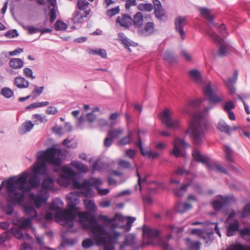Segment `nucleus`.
I'll return each mask as SVG.
<instances>
[{
  "mask_svg": "<svg viewBox=\"0 0 250 250\" xmlns=\"http://www.w3.org/2000/svg\"><path fill=\"white\" fill-rule=\"evenodd\" d=\"M67 28V25L61 20H57L54 24V28L57 31H63Z\"/></svg>",
  "mask_w": 250,
  "mask_h": 250,
  "instance_id": "obj_44",
  "label": "nucleus"
},
{
  "mask_svg": "<svg viewBox=\"0 0 250 250\" xmlns=\"http://www.w3.org/2000/svg\"><path fill=\"white\" fill-rule=\"evenodd\" d=\"M154 14L156 18L160 20H163L165 16V11L163 8L161 2L159 0H153Z\"/></svg>",
  "mask_w": 250,
  "mask_h": 250,
  "instance_id": "obj_23",
  "label": "nucleus"
},
{
  "mask_svg": "<svg viewBox=\"0 0 250 250\" xmlns=\"http://www.w3.org/2000/svg\"><path fill=\"white\" fill-rule=\"evenodd\" d=\"M32 119L34 120L35 125H38L40 123H44L47 122L45 116L42 115L40 114H35L33 115Z\"/></svg>",
  "mask_w": 250,
  "mask_h": 250,
  "instance_id": "obj_41",
  "label": "nucleus"
},
{
  "mask_svg": "<svg viewBox=\"0 0 250 250\" xmlns=\"http://www.w3.org/2000/svg\"><path fill=\"white\" fill-rule=\"evenodd\" d=\"M103 184V181L99 178L91 177L89 179H84L83 183H80L78 181H74L73 187L75 188H91L94 187L97 191L98 193L101 196L106 195L110 192L108 188L102 189L100 186Z\"/></svg>",
  "mask_w": 250,
  "mask_h": 250,
  "instance_id": "obj_9",
  "label": "nucleus"
},
{
  "mask_svg": "<svg viewBox=\"0 0 250 250\" xmlns=\"http://www.w3.org/2000/svg\"><path fill=\"white\" fill-rule=\"evenodd\" d=\"M161 120L167 127L172 129H178L180 126V121L178 119H173L170 115V110L166 109L161 114Z\"/></svg>",
  "mask_w": 250,
  "mask_h": 250,
  "instance_id": "obj_16",
  "label": "nucleus"
},
{
  "mask_svg": "<svg viewBox=\"0 0 250 250\" xmlns=\"http://www.w3.org/2000/svg\"><path fill=\"white\" fill-rule=\"evenodd\" d=\"M175 28L177 32L181 36L183 40L185 38V33L184 27L187 25L186 17L178 16L175 20Z\"/></svg>",
  "mask_w": 250,
  "mask_h": 250,
  "instance_id": "obj_19",
  "label": "nucleus"
},
{
  "mask_svg": "<svg viewBox=\"0 0 250 250\" xmlns=\"http://www.w3.org/2000/svg\"><path fill=\"white\" fill-rule=\"evenodd\" d=\"M1 94L6 98H10L13 96L14 92L10 88L4 87L1 90Z\"/></svg>",
  "mask_w": 250,
  "mask_h": 250,
  "instance_id": "obj_47",
  "label": "nucleus"
},
{
  "mask_svg": "<svg viewBox=\"0 0 250 250\" xmlns=\"http://www.w3.org/2000/svg\"><path fill=\"white\" fill-rule=\"evenodd\" d=\"M88 53L92 55H98L103 58H106L107 57V53L105 50L104 49H89Z\"/></svg>",
  "mask_w": 250,
  "mask_h": 250,
  "instance_id": "obj_42",
  "label": "nucleus"
},
{
  "mask_svg": "<svg viewBox=\"0 0 250 250\" xmlns=\"http://www.w3.org/2000/svg\"><path fill=\"white\" fill-rule=\"evenodd\" d=\"M250 215V203L246 205L244 208V210L241 214V217L243 218L246 217Z\"/></svg>",
  "mask_w": 250,
  "mask_h": 250,
  "instance_id": "obj_64",
  "label": "nucleus"
},
{
  "mask_svg": "<svg viewBox=\"0 0 250 250\" xmlns=\"http://www.w3.org/2000/svg\"><path fill=\"white\" fill-rule=\"evenodd\" d=\"M14 84L20 89L27 88L29 86V82L25 79L24 78L18 76L15 78L14 80Z\"/></svg>",
  "mask_w": 250,
  "mask_h": 250,
  "instance_id": "obj_27",
  "label": "nucleus"
},
{
  "mask_svg": "<svg viewBox=\"0 0 250 250\" xmlns=\"http://www.w3.org/2000/svg\"><path fill=\"white\" fill-rule=\"evenodd\" d=\"M185 241L188 250H200L201 243L199 241H192L189 238L186 239Z\"/></svg>",
  "mask_w": 250,
  "mask_h": 250,
  "instance_id": "obj_36",
  "label": "nucleus"
},
{
  "mask_svg": "<svg viewBox=\"0 0 250 250\" xmlns=\"http://www.w3.org/2000/svg\"><path fill=\"white\" fill-rule=\"evenodd\" d=\"M224 151L226 153V159L227 161L229 163H232L233 161L232 150L229 147L226 146Z\"/></svg>",
  "mask_w": 250,
  "mask_h": 250,
  "instance_id": "obj_49",
  "label": "nucleus"
},
{
  "mask_svg": "<svg viewBox=\"0 0 250 250\" xmlns=\"http://www.w3.org/2000/svg\"><path fill=\"white\" fill-rule=\"evenodd\" d=\"M204 92L208 101L210 103L217 104L223 100V96H220L215 94L210 82H209L204 87Z\"/></svg>",
  "mask_w": 250,
  "mask_h": 250,
  "instance_id": "obj_17",
  "label": "nucleus"
},
{
  "mask_svg": "<svg viewBox=\"0 0 250 250\" xmlns=\"http://www.w3.org/2000/svg\"><path fill=\"white\" fill-rule=\"evenodd\" d=\"M123 132V129L119 128L117 129L111 130L108 133V136L112 138L113 139L121 135Z\"/></svg>",
  "mask_w": 250,
  "mask_h": 250,
  "instance_id": "obj_45",
  "label": "nucleus"
},
{
  "mask_svg": "<svg viewBox=\"0 0 250 250\" xmlns=\"http://www.w3.org/2000/svg\"><path fill=\"white\" fill-rule=\"evenodd\" d=\"M137 176L138 178V185H136L135 187V189L136 190L141 189V183L143 182H146L147 180V178L148 177L147 175H146L143 179H141L140 173L138 172V171H137Z\"/></svg>",
  "mask_w": 250,
  "mask_h": 250,
  "instance_id": "obj_53",
  "label": "nucleus"
},
{
  "mask_svg": "<svg viewBox=\"0 0 250 250\" xmlns=\"http://www.w3.org/2000/svg\"><path fill=\"white\" fill-rule=\"evenodd\" d=\"M120 11V9L119 6H117L113 8L108 9L106 12V14L110 18H111L115 15L119 13Z\"/></svg>",
  "mask_w": 250,
  "mask_h": 250,
  "instance_id": "obj_55",
  "label": "nucleus"
},
{
  "mask_svg": "<svg viewBox=\"0 0 250 250\" xmlns=\"http://www.w3.org/2000/svg\"><path fill=\"white\" fill-rule=\"evenodd\" d=\"M60 148L50 147L37 154V161L33 165V173L36 175L46 176L48 175L47 165L59 167L62 164Z\"/></svg>",
  "mask_w": 250,
  "mask_h": 250,
  "instance_id": "obj_2",
  "label": "nucleus"
},
{
  "mask_svg": "<svg viewBox=\"0 0 250 250\" xmlns=\"http://www.w3.org/2000/svg\"><path fill=\"white\" fill-rule=\"evenodd\" d=\"M34 126V124L30 121H26L23 123L19 129L20 134L23 135L30 131Z\"/></svg>",
  "mask_w": 250,
  "mask_h": 250,
  "instance_id": "obj_28",
  "label": "nucleus"
},
{
  "mask_svg": "<svg viewBox=\"0 0 250 250\" xmlns=\"http://www.w3.org/2000/svg\"><path fill=\"white\" fill-rule=\"evenodd\" d=\"M238 78V71L237 70H235L233 76L232 78H229L226 81V83L228 86H232L236 83Z\"/></svg>",
  "mask_w": 250,
  "mask_h": 250,
  "instance_id": "obj_50",
  "label": "nucleus"
},
{
  "mask_svg": "<svg viewBox=\"0 0 250 250\" xmlns=\"http://www.w3.org/2000/svg\"><path fill=\"white\" fill-rule=\"evenodd\" d=\"M201 103L202 100L200 99L191 101L187 105H186V106L183 108V111L186 113H189V111L187 109L188 106L191 107H197L201 104Z\"/></svg>",
  "mask_w": 250,
  "mask_h": 250,
  "instance_id": "obj_39",
  "label": "nucleus"
},
{
  "mask_svg": "<svg viewBox=\"0 0 250 250\" xmlns=\"http://www.w3.org/2000/svg\"><path fill=\"white\" fill-rule=\"evenodd\" d=\"M83 13L77 10L75 11L74 13L72 21L75 23H82L83 21Z\"/></svg>",
  "mask_w": 250,
  "mask_h": 250,
  "instance_id": "obj_40",
  "label": "nucleus"
},
{
  "mask_svg": "<svg viewBox=\"0 0 250 250\" xmlns=\"http://www.w3.org/2000/svg\"><path fill=\"white\" fill-rule=\"evenodd\" d=\"M213 232L212 231H210L209 232H205V236L206 237V239H204L207 244H210L211 243L213 240Z\"/></svg>",
  "mask_w": 250,
  "mask_h": 250,
  "instance_id": "obj_63",
  "label": "nucleus"
},
{
  "mask_svg": "<svg viewBox=\"0 0 250 250\" xmlns=\"http://www.w3.org/2000/svg\"><path fill=\"white\" fill-rule=\"evenodd\" d=\"M154 32V24L152 22H148L145 24L144 28L138 30V34L141 36H148Z\"/></svg>",
  "mask_w": 250,
  "mask_h": 250,
  "instance_id": "obj_24",
  "label": "nucleus"
},
{
  "mask_svg": "<svg viewBox=\"0 0 250 250\" xmlns=\"http://www.w3.org/2000/svg\"><path fill=\"white\" fill-rule=\"evenodd\" d=\"M137 151L133 149H128L125 152V157L130 159H133L136 155Z\"/></svg>",
  "mask_w": 250,
  "mask_h": 250,
  "instance_id": "obj_58",
  "label": "nucleus"
},
{
  "mask_svg": "<svg viewBox=\"0 0 250 250\" xmlns=\"http://www.w3.org/2000/svg\"><path fill=\"white\" fill-rule=\"evenodd\" d=\"M217 128L221 132L230 135L231 131L238 129L239 127L237 126L230 127L224 120H220L217 124Z\"/></svg>",
  "mask_w": 250,
  "mask_h": 250,
  "instance_id": "obj_22",
  "label": "nucleus"
},
{
  "mask_svg": "<svg viewBox=\"0 0 250 250\" xmlns=\"http://www.w3.org/2000/svg\"><path fill=\"white\" fill-rule=\"evenodd\" d=\"M118 36L119 40L121 41L122 43L124 44L125 47L127 48L129 51H131L129 46H135L134 44L135 42L128 39L123 33H118Z\"/></svg>",
  "mask_w": 250,
  "mask_h": 250,
  "instance_id": "obj_29",
  "label": "nucleus"
},
{
  "mask_svg": "<svg viewBox=\"0 0 250 250\" xmlns=\"http://www.w3.org/2000/svg\"><path fill=\"white\" fill-rule=\"evenodd\" d=\"M191 233L192 234H196L198 236H200L201 238H203L204 239H206V237L205 235V231H203L202 230L199 229H193L191 230Z\"/></svg>",
  "mask_w": 250,
  "mask_h": 250,
  "instance_id": "obj_59",
  "label": "nucleus"
},
{
  "mask_svg": "<svg viewBox=\"0 0 250 250\" xmlns=\"http://www.w3.org/2000/svg\"><path fill=\"white\" fill-rule=\"evenodd\" d=\"M227 250H250V246H245L241 243L232 244Z\"/></svg>",
  "mask_w": 250,
  "mask_h": 250,
  "instance_id": "obj_43",
  "label": "nucleus"
},
{
  "mask_svg": "<svg viewBox=\"0 0 250 250\" xmlns=\"http://www.w3.org/2000/svg\"><path fill=\"white\" fill-rule=\"evenodd\" d=\"M132 19L130 16L124 14L121 16H118L116 22L119 24L122 27L125 28H128L132 24Z\"/></svg>",
  "mask_w": 250,
  "mask_h": 250,
  "instance_id": "obj_25",
  "label": "nucleus"
},
{
  "mask_svg": "<svg viewBox=\"0 0 250 250\" xmlns=\"http://www.w3.org/2000/svg\"><path fill=\"white\" fill-rule=\"evenodd\" d=\"M94 245V241L91 238H86L84 239L82 243V246L84 249H88Z\"/></svg>",
  "mask_w": 250,
  "mask_h": 250,
  "instance_id": "obj_52",
  "label": "nucleus"
},
{
  "mask_svg": "<svg viewBox=\"0 0 250 250\" xmlns=\"http://www.w3.org/2000/svg\"><path fill=\"white\" fill-rule=\"evenodd\" d=\"M235 107V104L232 101H229L226 102L223 107V108L227 112L231 111V110Z\"/></svg>",
  "mask_w": 250,
  "mask_h": 250,
  "instance_id": "obj_56",
  "label": "nucleus"
},
{
  "mask_svg": "<svg viewBox=\"0 0 250 250\" xmlns=\"http://www.w3.org/2000/svg\"><path fill=\"white\" fill-rule=\"evenodd\" d=\"M189 146V145L180 138L176 137L174 141V147L170 152L171 154L175 155L176 157H183L185 156V151L182 148H186Z\"/></svg>",
  "mask_w": 250,
  "mask_h": 250,
  "instance_id": "obj_15",
  "label": "nucleus"
},
{
  "mask_svg": "<svg viewBox=\"0 0 250 250\" xmlns=\"http://www.w3.org/2000/svg\"><path fill=\"white\" fill-rule=\"evenodd\" d=\"M23 209L26 214L30 215L28 218H22L19 221V227L22 229L30 227L31 225L32 221L37 219L38 215L36 209V207L33 203H30L29 199L24 204Z\"/></svg>",
  "mask_w": 250,
  "mask_h": 250,
  "instance_id": "obj_11",
  "label": "nucleus"
},
{
  "mask_svg": "<svg viewBox=\"0 0 250 250\" xmlns=\"http://www.w3.org/2000/svg\"><path fill=\"white\" fill-rule=\"evenodd\" d=\"M23 27L24 29L28 31L29 34H33L37 33L38 31H39V30H40V28H36L30 25H23Z\"/></svg>",
  "mask_w": 250,
  "mask_h": 250,
  "instance_id": "obj_57",
  "label": "nucleus"
},
{
  "mask_svg": "<svg viewBox=\"0 0 250 250\" xmlns=\"http://www.w3.org/2000/svg\"><path fill=\"white\" fill-rule=\"evenodd\" d=\"M208 34L214 42L220 45L218 50L219 56H224L229 53L231 50V47L228 42L214 32H209Z\"/></svg>",
  "mask_w": 250,
  "mask_h": 250,
  "instance_id": "obj_14",
  "label": "nucleus"
},
{
  "mask_svg": "<svg viewBox=\"0 0 250 250\" xmlns=\"http://www.w3.org/2000/svg\"><path fill=\"white\" fill-rule=\"evenodd\" d=\"M23 72L24 75L29 78H31V79L33 80L35 78V77L33 75V71L31 69L26 67L23 69Z\"/></svg>",
  "mask_w": 250,
  "mask_h": 250,
  "instance_id": "obj_60",
  "label": "nucleus"
},
{
  "mask_svg": "<svg viewBox=\"0 0 250 250\" xmlns=\"http://www.w3.org/2000/svg\"><path fill=\"white\" fill-rule=\"evenodd\" d=\"M5 37L9 38H14L19 36L18 31L16 29H13L7 31L5 34Z\"/></svg>",
  "mask_w": 250,
  "mask_h": 250,
  "instance_id": "obj_62",
  "label": "nucleus"
},
{
  "mask_svg": "<svg viewBox=\"0 0 250 250\" xmlns=\"http://www.w3.org/2000/svg\"><path fill=\"white\" fill-rule=\"evenodd\" d=\"M192 180H189L188 183L185 184L181 188H176L174 190V194L179 197L182 196L185 193L187 188L192 185Z\"/></svg>",
  "mask_w": 250,
  "mask_h": 250,
  "instance_id": "obj_34",
  "label": "nucleus"
},
{
  "mask_svg": "<svg viewBox=\"0 0 250 250\" xmlns=\"http://www.w3.org/2000/svg\"><path fill=\"white\" fill-rule=\"evenodd\" d=\"M63 173L58 178V182L60 186L68 187L71 180H73L72 187L73 188V182L76 180L74 178L76 176V173L68 167H65L62 168ZM75 189H76L75 188Z\"/></svg>",
  "mask_w": 250,
  "mask_h": 250,
  "instance_id": "obj_13",
  "label": "nucleus"
},
{
  "mask_svg": "<svg viewBox=\"0 0 250 250\" xmlns=\"http://www.w3.org/2000/svg\"><path fill=\"white\" fill-rule=\"evenodd\" d=\"M144 133V131L141 130H138V142L135 143V145L138 146L140 150L142 155L144 156L156 159L160 156V153L157 151L151 150H145L143 147L140 134Z\"/></svg>",
  "mask_w": 250,
  "mask_h": 250,
  "instance_id": "obj_18",
  "label": "nucleus"
},
{
  "mask_svg": "<svg viewBox=\"0 0 250 250\" xmlns=\"http://www.w3.org/2000/svg\"><path fill=\"white\" fill-rule=\"evenodd\" d=\"M143 231V243L144 245H157L163 250H173L169 245L160 238V231L156 228L144 225Z\"/></svg>",
  "mask_w": 250,
  "mask_h": 250,
  "instance_id": "obj_7",
  "label": "nucleus"
},
{
  "mask_svg": "<svg viewBox=\"0 0 250 250\" xmlns=\"http://www.w3.org/2000/svg\"><path fill=\"white\" fill-rule=\"evenodd\" d=\"M106 165L100 161H96L94 163L92 166L93 170H98L99 171H103L105 168Z\"/></svg>",
  "mask_w": 250,
  "mask_h": 250,
  "instance_id": "obj_48",
  "label": "nucleus"
},
{
  "mask_svg": "<svg viewBox=\"0 0 250 250\" xmlns=\"http://www.w3.org/2000/svg\"><path fill=\"white\" fill-rule=\"evenodd\" d=\"M219 199L213 201L212 206L216 211L220 210L224 206L231 203L232 199L229 196H225L220 195Z\"/></svg>",
  "mask_w": 250,
  "mask_h": 250,
  "instance_id": "obj_21",
  "label": "nucleus"
},
{
  "mask_svg": "<svg viewBox=\"0 0 250 250\" xmlns=\"http://www.w3.org/2000/svg\"><path fill=\"white\" fill-rule=\"evenodd\" d=\"M144 19L142 13L140 12H137L133 17L132 22L133 25L137 28H141L143 24Z\"/></svg>",
  "mask_w": 250,
  "mask_h": 250,
  "instance_id": "obj_31",
  "label": "nucleus"
},
{
  "mask_svg": "<svg viewBox=\"0 0 250 250\" xmlns=\"http://www.w3.org/2000/svg\"><path fill=\"white\" fill-rule=\"evenodd\" d=\"M79 189H83V190L82 191L71 192L66 196L68 206L70 208L69 210H72L73 212L76 206L79 203V198L81 195L87 197L92 194V189L91 188H80Z\"/></svg>",
  "mask_w": 250,
  "mask_h": 250,
  "instance_id": "obj_12",
  "label": "nucleus"
},
{
  "mask_svg": "<svg viewBox=\"0 0 250 250\" xmlns=\"http://www.w3.org/2000/svg\"><path fill=\"white\" fill-rule=\"evenodd\" d=\"M212 108V106H208L201 112L196 113L189 123L188 129L186 131L196 145H199L203 142L208 127L207 114Z\"/></svg>",
  "mask_w": 250,
  "mask_h": 250,
  "instance_id": "obj_3",
  "label": "nucleus"
},
{
  "mask_svg": "<svg viewBox=\"0 0 250 250\" xmlns=\"http://www.w3.org/2000/svg\"><path fill=\"white\" fill-rule=\"evenodd\" d=\"M138 8L141 11L150 12L153 9V5L151 3H141L138 5Z\"/></svg>",
  "mask_w": 250,
  "mask_h": 250,
  "instance_id": "obj_46",
  "label": "nucleus"
},
{
  "mask_svg": "<svg viewBox=\"0 0 250 250\" xmlns=\"http://www.w3.org/2000/svg\"><path fill=\"white\" fill-rule=\"evenodd\" d=\"M88 4L86 0H80L78 1V7L80 10H85L88 7Z\"/></svg>",
  "mask_w": 250,
  "mask_h": 250,
  "instance_id": "obj_61",
  "label": "nucleus"
},
{
  "mask_svg": "<svg viewBox=\"0 0 250 250\" xmlns=\"http://www.w3.org/2000/svg\"><path fill=\"white\" fill-rule=\"evenodd\" d=\"M57 11V7H54L50 9L49 13V16L50 17V22L51 23H52L55 20H56L57 18V14L56 12Z\"/></svg>",
  "mask_w": 250,
  "mask_h": 250,
  "instance_id": "obj_54",
  "label": "nucleus"
},
{
  "mask_svg": "<svg viewBox=\"0 0 250 250\" xmlns=\"http://www.w3.org/2000/svg\"><path fill=\"white\" fill-rule=\"evenodd\" d=\"M98 219L105 226L113 230L119 227L118 222L125 223L126 227L128 228V230H129L136 218L130 216L125 217L121 214L116 213L114 216L111 218H110L107 215H99Z\"/></svg>",
  "mask_w": 250,
  "mask_h": 250,
  "instance_id": "obj_8",
  "label": "nucleus"
},
{
  "mask_svg": "<svg viewBox=\"0 0 250 250\" xmlns=\"http://www.w3.org/2000/svg\"><path fill=\"white\" fill-rule=\"evenodd\" d=\"M63 207V202L60 198H57L52 200L50 210L56 212L55 217L58 222L65 227H72L73 224V220L77 215L72 210L62 209Z\"/></svg>",
  "mask_w": 250,
  "mask_h": 250,
  "instance_id": "obj_5",
  "label": "nucleus"
},
{
  "mask_svg": "<svg viewBox=\"0 0 250 250\" xmlns=\"http://www.w3.org/2000/svg\"><path fill=\"white\" fill-rule=\"evenodd\" d=\"M21 228H13L8 230L10 232V235L12 233L13 236L18 239H22L24 238L23 233L21 230Z\"/></svg>",
  "mask_w": 250,
  "mask_h": 250,
  "instance_id": "obj_38",
  "label": "nucleus"
},
{
  "mask_svg": "<svg viewBox=\"0 0 250 250\" xmlns=\"http://www.w3.org/2000/svg\"><path fill=\"white\" fill-rule=\"evenodd\" d=\"M71 166L80 172L86 173L88 170V168L85 165L79 161L72 162Z\"/></svg>",
  "mask_w": 250,
  "mask_h": 250,
  "instance_id": "obj_35",
  "label": "nucleus"
},
{
  "mask_svg": "<svg viewBox=\"0 0 250 250\" xmlns=\"http://www.w3.org/2000/svg\"><path fill=\"white\" fill-rule=\"evenodd\" d=\"M85 208L88 210V211H82L78 213V216L79 221L83 225V227L85 229H90L91 231L93 228L96 226L98 223L97 219L95 217L94 213L97 210V208L93 200L84 199L83 201Z\"/></svg>",
  "mask_w": 250,
  "mask_h": 250,
  "instance_id": "obj_4",
  "label": "nucleus"
},
{
  "mask_svg": "<svg viewBox=\"0 0 250 250\" xmlns=\"http://www.w3.org/2000/svg\"><path fill=\"white\" fill-rule=\"evenodd\" d=\"M199 11L201 15L209 21L210 26H216L213 22V17L211 16L210 12L208 9L206 7H201L199 8Z\"/></svg>",
  "mask_w": 250,
  "mask_h": 250,
  "instance_id": "obj_26",
  "label": "nucleus"
},
{
  "mask_svg": "<svg viewBox=\"0 0 250 250\" xmlns=\"http://www.w3.org/2000/svg\"><path fill=\"white\" fill-rule=\"evenodd\" d=\"M54 187V181L52 178L48 177L44 179L42 184V189L36 193L29 194L28 199L30 202L33 203L37 208H39L46 203L50 197L48 191L53 190Z\"/></svg>",
  "mask_w": 250,
  "mask_h": 250,
  "instance_id": "obj_6",
  "label": "nucleus"
},
{
  "mask_svg": "<svg viewBox=\"0 0 250 250\" xmlns=\"http://www.w3.org/2000/svg\"><path fill=\"white\" fill-rule=\"evenodd\" d=\"M29 175V171H24L19 175L10 177L7 180L2 181V183L7 184V201L9 205H21L25 199V192H29L40 185V179L35 174L27 182Z\"/></svg>",
  "mask_w": 250,
  "mask_h": 250,
  "instance_id": "obj_1",
  "label": "nucleus"
},
{
  "mask_svg": "<svg viewBox=\"0 0 250 250\" xmlns=\"http://www.w3.org/2000/svg\"><path fill=\"white\" fill-rule=\"evenodd\" d=\"M192 208V206L190 204L180 202L176 206V210L179 213H183Z\"/></svg>",
  "mask_w": 250,
  "mask_h": 250,
  "instance_id": "obj_33",
  "label": "nucleus"
},
{
  "mask_svg": "<svg viewBox=\"0 0 250 250\" xmlns=\"http://www.w3.org/2000/svg\"><path fill=\"white\" fill-rule=\"evenodd\" d=\"M192 156L195 161L206 164L207 168L209 170H216L223 173H227V170L222 165L217 163H211L209 157H207L201 154L200 151L197 149H194L192 151Z\"/></svg>",
  "mask_w": 250,
  "mask_h": 250,
  "instance_id": "obj_10",
  "label": "nucleus"
},
{
  "mask_svg": "<svg viewBox=\"0 0 250 250\" xmlns=\"http://www.w3.org/2000/svg\"><path fill=\"white\" fill-rule=\"evenodd\" d=\"M9 65L14 69H19L23 66L24 62L20 58H12L9 61Z\"/></svg>",
  "mask_w": 250,
  "mask_h": 250,
  "instance_id": "obj_30",
  "label": "nucleus"
},
{
  "mask_svg": "<svg viewBox=\"0 0 250 250\" xmlns=\"http://www.w3.org/2000/svg\"><path fill=\"white\" fill-rule=\"evenodd\" d=\"M132 132H130L127 136H125L121 139L119 141V144L122 145H126L129 144L132 140Z\"/></svg>",
  "mask_w": 250,
  "mask_h": 250,
  "instance_id": "obj_51",
  "label": "nucleus"
},
{
  "mask_svg": "<svg viewBox=\"0 0 250 250\" xmlns=\"http://www.w3.org/2000/svg\"><path fill=\"white\" fill-rule=\"evenodd\" d=\"M190 78L196 83L202 82V77L200 72L196 69L190 70L188 72Z\"/></svg>",
  "mask_w": 250,
  "mask_h": 250,
  "instance_id": "obj_37",
  "label": "nucleus"
},
{
  "mask_svg": "<svg viewBox=\"0 0 250 250\" xmlns=\"http://www.w3.org/2000/svg\"><path fill=\"white\" fill-rule=\"evenodd\" d=\"M135 242V236L133 234H129L126 236L124 243L120 245L119 250H124L126 246H133Z\"/></svg>",
  "mask_w": 250,
  "mask_h": 250,
  "instance_id": "obj_32",
  "label": "nucleus"
},
{
  "mask_svg": "<svg viewBox=\"0 0 250 250\" xmlns=\"http://www.w3.org/2000/svg\"><path fill=\"white\" fill-rule=\"evenodd\" d=\"M227 228V235L229 237L235 235L237 231H239V223L238 220H234L232 221H229V219L226 221Z\"/></svg>",
  "mask_w": 250,
  "mask_h": 250,
  "instance_id": "obj_20",
  "label": "nucleus"
}]
</instances>
